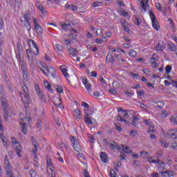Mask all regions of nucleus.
I'll use <instances>...</instances> for the list:
<instances>
[{"label": "nucleus", "mask_w": 177, "mask_h": 177, "mask_svg": "<svg viewBox=\"0 0 177 177\" xmlns=\"http://www.w3.org/2000/svg\"><path fill=\"white\" fill-rule=\"evenodd\" d=\"M21 92H20V96L22 99V102L24 104H30V95L28 93V88H27V85L23 83L21 84Z\"/></svg>", "instance_id": "nucleus-1"}, {"label": "nucleus", "mask_w": 177, "mask_h": 177, "mask_svg": "<svg viewBox=\"0 0 177 177\" xmlns=\"http://www.w3.org/2000/svg\"><path fill=\"white\" fill-rule=\"evenodd\" d=\"M1 106L3 109V118L5 121H8V117H10V113L9 112V106H8V102L6 99L1 100Z\"/></svg>", "instance_id": "nucleus-2"}, {"label": "nucleus", "mask_w": 177, "mask_h": 177, "mask_svg": "<svg viewBox=\"0 0 177 177\" xmlns=\"http://www.w3.org/2000/svg\"><path fill=\"white\" fill-rule=\"evenodd\" d=\"M19 66H21V70L23 74V78L25 81H28V71L27 70V64L24 61H19Z\"/></svg>", "instance_id": "nucleus-3"}, {"label": "nucleus", "mask_w": 177, "mask_h": 177, "mask_svg": "<svg viewBox=\"0 0 177 177\" xmlns=\"http://www.w3.org/2000/svg\"><path fill=\"white\" fill-rule=\"evenodd\" d=\"M11 142L18 157H21V146H20L19 141H17L15 138H12Z\"/></svg>", "instance_id": "nucleus-4"}, {"label": "nucleus", "mask_w": 177, "mask_h": 177, "mask_svg": "<svg viewBox=\"0 0 177 177\" xmlns=\"http://www.w3.org/2000/svg\"><path fill=\"white\" fill-rule=\"evenodd\" d=\"M71 142L73 145V147L75 151H77V153H81V151H82V147L80 145L78 140H77V138L73 136L71 139Z\"/></svg>", "instance_id": "nucleus-5"}, {"label": "nucleus", "mask_w": 177, "mask_h": 177, "mask_svg": "<svg viewBox=\"0 0 177 177\" xmlns=\"http://www.w3.org/2000/svg\"><path fill=\"white\" fill-rule=\"evenodd\" d=\"M32 21H33V26L36 30V32L38 35H42V32L44 31L42 30V27L41 25L38 24V21L37 20V18L32 17Z\"/></svg>", "instance_id": "nucleus-6"}, {"label": "nucleus", "mask_w": 177, "mask_h": 177, "mask_svg": "<svg viewBox=\"0 0 177 177\" xmlns=\"http://www.w3.org/2000/svg\"><path fill=\"white\" fill-rule=\"evenodd\" d=\"M156 167L160 174V172H163L167 169V168H165V167H167V165L165 162L161 161L160 159H158V162H156Z\"/></svg>", "instance_id": "nucleus-7"}, {"label": "nucleus", "mask_w": 177, "mask_h": 177, "mask_svg": "<svg viewBox=\"0 0 177 177\" xmlns=\"http://www.w3.org/2000/svg\"><path fill=\"white\" fill-rule=\"evenodd\" d=\"M162 177H174L176 175V173L174 170H165L164 171H161L160 174Z\"/></svg>", "instance_id": "nucleus-8"}, {"label": "nucleus", "mask_w": 177, "mask_h": 177, "mask_svg": "<svg viewBox=\"0 0 177 177\" xmlns=\"http://www.w3.org/2000/svg\"><path fill=\"white\" fill-rule=\"evenodd\" d=\"M120 24H122V28L123 31H125V32H127L129 35H131V31L128 27V22H127L125 19H120Z\"/></svg>", "instance_id": "nucleus-9"}, {"label": "nucleus", "mask_w": 177, "mask_h": 177, "mask_svg": "<svg viewBox=\"0 0 177 177\" xmlns=\"http://www.w3.org/2000/svg\"><path fill=\"white\" fill-rule=\"evenodd\" d=\"M35 91L37 93V95L43 100V102H45V95H44V93L42 92V90L39 88V84H35Z\"/></svg>", "instance_id": "nucleus-10"}, {"label": "nucleus", "mask_w": 177, "mask_h": 177, "mask_svg": "<svg viewBox=\"0 0 177 177\" xmlns=\"http://www.w3.org/2000/svg\"><path fill=\"white\" fill-rule=\"evenodd\" d=\"M167 138H171V139H177V130L171 129L166 133Z\"/></svg>", "instance_id": "nucleus-11"}, {"label": "nucleus", "mask_w": 177, "mask_h": 177, "mask_svg": "<svg viewBox=\"0 0 177 177\" xmlns=\"http://www.w3.org/2000/svg\"><path fill=\"white\" fill-rule=\"evenodd\" d=\"M118 112L119 113L118 115H120V117H124V118H128V117H129L127 111L124 110L121 107L118 108Z\"/></svg>", "instance_id": "nucleus-12"}, {"label": "nucleus", "mask_w": 177, "mask_h": 177, "mask_svg": "<svg viewBox=\"0 0 177 177\" xmlns=\"http://www.w3.org/2000/svg\"><path fill=\"white\" fill-rule=\"evenodd\" d=\"M89 115H92V111L89 113H86V115H84V122L88 125H93L92 117H89Z\"/></svg>", "instance_id": "nucleus-13"}, {"label": "nucleus", "mask_w": 177, "mask_h": 177, "mask_svg": "<svg viewBox=\"0 0 177 177\" xmlns=\"http://www.w3.org/2000/svg\"><path fill=\"white\" fill-rule=\"evenodd\" d=\"M24 122V123H23ZM19 125L21 127V131L24 135L27 133V124L24 122V118H21V121L19 122Z\"/></svg>", "instance_id": "nucleus-14"}, {"label": "nucleus", "mask_w": 177, "mask_h": 177, "mask_svg": "<svg viewBox=\"0 0 177 177\" xmlns=\"http://www.w3.org/2000/svg\"><path fill=\"white\" fill-rule=\"evenodd\" d=\"M31 140H32V145L35 147L34 149L32 150L33 154L35 155V157H37L35 154H37V152L38 151V145H37V140L34 137H31Z\"/></svg>", "instance_id": "nucleus-15"}, {"label": "nucleus", "mask_w": 177, "mask_h": 177, "mask_svg": "<svg viewBox=\"0 0 177 177\" xmlns=\"http://www.w3.org/2000/svg\"><path fill=\"white\" fill-rule=\"evenodd\" d=\"M30 42H31V44L33 46L34 49H35V50H36V51H33V55H35V56H38V55L39 54V48H38L37 43L32 39L29 40V44H30Z\"/></svg>", "instance_id": "nucleus-16"}, {"label": "nucleus", "mask_w": 177, "mask_h": 177, "mask_svg": "<svg viewBox=\"0 0 177 177\" xmlns=\"http://www.w3.org/2000/svg\"><path fill=\"white\" fill-rule=\"evenodd\" d=\"M141 5V10H144V12H147V9L150 8V6L149 5V0H147L146 2L144 1H142L140 2Z\"/></svg>", "instance_id": "nucleus-17"}, {"label": "nucleus", "mask_w": 177, "mask_h": 177, "mask_svg": "<svg viewBox=\"0 0 177 177\" xmlns=\"http://www.w3.org/2000/svg\"><path fill=\"white\" fill-rule=\"evenodd\" d=\"M24 21H31V12L29 10H27L24 16Z\"/></svg>", "instance_id": "nucleus-18"}, {"label": "nucleus", "mask_w": 177, "mask_h": 177, "mask_svg": "<svg viewBox=\"0 0 177 177\" xmlns=\"http://www.w3.org/2000/svg\"><path fill=\"white\" fill-rule=\"evenodd\" d=\"M4 164L6 166V171H8V169H12V167H10V162H9V157L8 155H6L4 156Z\"/></svg>", "instance_id": "nucleus-19"}, {"label": "nucleus", "mask_w": 177, "mask_h": 177, "mask_svg": "<svg viewBox=\"0 0 177 177\" xmlns=\"http://www.w3.org/2000/svg\"><path fill=\"white\" fill-rule=\"evenodd\" d=\"M82 82L86 89V91L90 93L92 92V88H91L90 84L88 82V80L86 78L82 79Z\"/></svg>", "instance_id": "nucleus-20"}, {"label": "nucleus", "mask_w": 177, "mask_h": 177, "mask_svg": "<svg viewBox=\"0 0 177 177\" xmlns=\"http://www.w3.org/2000/svg\"><path fill=\"white\" fill-rule=\"evenodd\" d=\"M133 120H131L129 122L131 124L133 127H136L138 125V122H139V117L137 115H133Z\"/></svg>", "instance_id": "nucleus-21"}, {"label": "nucleus", "mask_w": 177, "mask_h": 177, "mask_svg": "<svg viewBox=\"0 0 177 177\" xmlns=\"http://www.w3.org/2000/svg\"><path fill=\"white\" fill-rule=\"evenodd\" d=\"M122 150V151H124V153H127V154H129V153H132V150L129 148V147L124 145H121L120 149Z\"/></svg>", "instance_id": "nucleus-22"}, {"label": "nucleus", "mask_w": 177, "mask_h": 177, "mask_svg": "<svg viewBox=\"0 0 177 177\" xmlns=\"http://www.w3.org/2000/svg\"><path fill=\"white\" fill-rule=\"evenodd\" d=\"M43 68H46V71L48 73H49L50 74H51V75L53 77V78L56 77V70H55V68H50V69H49V67H44V66H43Z\"/></svg>", "instance_id": "nucleus-23"}, {"label": "nucleus", "mask_w": 177, "mask_h": 177, "mask_svg": "<svg viewBox=\"0 0 177 177\" xmlns=\"http://www.w3.org/2000/svg\"><path fill=\"white\" fill-rule=\"evenodd\" d=\"M73 115L75 117V118H77L78 120H81L82 118V113H81V111L80 109H76L75 111H73Z\"/></svg>", "instance_id": "nucleus-24"}, {"label": "nucleus", "mask_w": 177, "mask_h": 177, "mask_svg": "<svg viewBox=\"0 0 177 177\" xmlns=\"http://www.w3.org/2000/svg\"><path fill=\"white\" fill-rule=\"evenodd\" d=\"M5 97H6V93L3 89V86H0V99L1 100H3L6 99Z\"/></svg>", "instance_id": "nucleus-25"}, {"label": "nucleus", "mask_w": 177, "mask_h": 177, "mask_svg": "<svg viewBox=\"0 0 177 177\" xmlns=\"http://www.w3.org/2000/svg\"><path fill=\"white\" fill-rule=\"evenodd\" d=\"M100 158L103 162L106 163L109 161V157L107 156V154L104 152H102L100 153Z\"/></svg>", "instance_id": "nucleus-26"}, {"label": "nucleus", "mask_w": 177, "mask_h": 177, "mask_svg": "<svg viewBox=\"0 0 177 177\" xmlns=\"http://www.w3.org/2000/svg\"><path fill=\"white\" fill-rule=\"evenodd\" d=\"M112 142L113 143L111 142L109 145L110 149H111V150H116V149L118 150H120V145H117V143H115V142L114 141H112Z\"/></svg>", "instance_id": "nucleus-27"}, {"label": "nucleus", "mask_w": 177, "mask_h": 177, "mask_svg": "<svg viewBox=\"0 0 177 177\" xmlns=\"http://www.w3.org/2000/svg\"><path fill=\"white\" fill-rule=\"evenodd\" d=\"M17 53H16V58L17 59V60H19V62L21 61V50H20V46L17 45Z\"/></svg>", "instance_id": "nucleus-28"}, {"label": "nucleus", "mask_w": 177, "mask_h": 177, "mask_svg": "<svg viewBox=\"0 0 177 177\" xmlns=\"http://www.w3.org/2000/svg\"><path fill=\"white\" fill-rule=\"evenodd\" d=\"M24 24L27 31H31V22L30 21H24Z\"/></svg>", "instance_id": "nucleus-29"}, {"label": "nucleus", "mask_w": 177, "mask_h": 177, "mask_svg": "<svg viewBox=\"0 0 177 177\" xmlns=\"http://www.w3.org/2000/svg\"><path fill=\"white\" fill-rule=\"evenodd\" d=\"M65 67H66V66L62 65L59 67V68H60L61 71L63 73L65 78H67L68 77V73H67V70Z\"/></svg>", "instance_id": "nucleus-30"}, {"label": "nucleus", "mask_w": 177, "mask_h": 177, "mask_svg": "<svg viewBox=\"0 0 177 177\" xmlns=\"http://www.w3.org/2000/svg\"><path fill=\"white\" fill-rule=\"evenodd\" d=\"M151 21H152V26L153 27L154 30H156V31H158V30H160V25L158 24V21H157V19Z\"/></svg>", "instance_id": "nucleus-31"}, {"label": "nucleus", "mask_w": 177, "mask_h": 177, "mask_svg": "<svg viewBox=\"0 0 177 177\" xmlns=\"http://www.w3.org/2000/svg\"><path fill=\"white\" fill-rule=\"evenodd\" d=\"M26 55L28 56V61L30 62L31 60V59H32V55H34V51H31V48L30 49H26Z\"/></svg>", "instance_id": "nucleus-32"}, {"label": "nucleus", "mask_w": 177, "mask_h": 177, "mask_svg": "<svg viewBox=\"0 0 177 177\" xmlns=\"http://www.w3.org/2000/svg\"><path fill=\"white\" fill-rule=\"evenodd\" d=\"M167 46L171 52H176L177 51V46L174 44L170 43V44H168Z\"/></svg>", "instance_id": "nucleus-33"}, {"label": "nucleus", "mask_w": 177, "mask_h": 177, "mask_svg": "<svg viewBox=\"0 0 177 177\" xmlns=\"http://www.w3.org/2000/svg\"><path fill=\"white\" fill-rule=\"evenodd\" d=\"M44 85L45 88H46V89H48V91H50V93H52V92H53V89H52V86L50 85V84H49V82H44Z\"/></svg>", "instance_id": "nucleus-34"}, {"label": "nucleus", "mask_w": 177, "mask_h": 177, "mask_svg": "<svg viewBox=\"0 0 177 177\" xmlns=\"http://www.w3.org/2000/svg\"><path fill=\"white\" fill-rule=\"evenodd\" d=\"M159 159H155L154 156L149 157L147 159L148 162H150V164H156V162H158Z\"/></svg>", "instance_id": "nucleus-35"}, {"label": "nucleus", "mask_w": 177, "mask_h": 177, "mask_svg": "<svg viewBox=\"0 0 177 177\" xmlns=\"http://www.w3.org/2000/svg\"><path fill=\"white\" fill-rule=\"evenodd\" d=\"M156 8L158 9V10H159V12H167V8H161V4H160V3H157L156 4Z\"/></svg>", "instance_id": "nucleus-36"}, {"label": "nucleus", "mask_w": 177, "mask_h": 177, "mask_svg": "<svg viewBox=\"0 0 177 177\" xmlns=\"http://www.w3.org/2000/svg\"><path fill=\"white\" fill-rule=\"evenodd\" d=\"M153 103L156 104L157 107L159 109H162L164 106V102L162 101H155Z\"/></svg>", "instance_id": "nucleus-37"}, {"label": "nucleus", "mask_w": 177, "mask_h": 177, "mask_svg": "<svg viewBox=\"0 0 177 177\" xmlns=\"http://www.w3.org/2000/svg\"><path fill=\"white\" fill-rule=\"evenodd\" d=\"M71 26V24L70 23L66 22L65 24H62V30H68Z\"/></svg>", "instance_id": "nucleus-38"}, {"label": "nucleus", "mask_w": 177, "mask_h": 177, "mask_svg": "<svg viewBox=\"0 0 177 177\" xmlns=\"http://www.w3.org/2000/svg\"><path fill=\"white\" fill-rule=\"evenodd\" d=\"M69 55H71V56H75V55H77V53H78L76 48H69Z\"/></svg>", "instance_id": "nucleus-39"}, {"label": "nucleus", "mask_w": 177, "mask_h": 177, "mask_svg": "<svg viewBox=\"0 0 177 177\" xmlns=\"http://www.w3.org/2000/svg\"><path fill=\"white\" fill-rule=\"evenodd\" d=\"M54 48L57 52H62L63 50V46L60 44H56Z\"/></svg>", "instance_id": "nucleus-40"}, {"label": "nucleus", "mask_w": 177, "mask_h": 177, "mask_svg": "<svg viewBox=\"0 0 177 177\" xmlns=\"http://www.w3.org/2000/svg\"><path fill=\"white\" fill-rule=\"evenodd\" d=\"M156 50H158V51L164 50V46H162V44H161V43H158L156 46Z\"/></svg>", "instance_id": "nucleus-41"}, {"label": "nucleus", "mask_w": 177, "mask_h": 177, "mask_svg": "<svg viewBox=\"0 0 177 177\" xmlns=\"http://www.w3.org/2000/svg\"><path fill=\"white\" fill-rule=\"evenodd\" d=\"M160 143L161 146H162V147H168V146H169V144H168V142H167V141H165L164 140H161L160 141Z\"/></svg>", "instance_id": "nucleus-42"}, {"label": "nucleus", "mask_w": 177, "mask_h": 177, "mask_svg": "<svg viewBox=\"0 0 177 177\" xmlns=\"http://www.w3.org/2000/svg\"><path fill=\"white\" fill-rule=\"evenodd\" d=\"M129 55L131 56V57H136L138 53L134 50H130Z\"/></svg>", "instance_id": "nucleus-43"}, {"label": "nucleus", "mask_w": 177, "mask_h": 177, "mask_svg": "<svg viewBox=\"0 0 177 177\" xmlns=\"http://www.w3.org/2000/svg\"><path fill=\"white\" fill-rule=\"evenodd\" d=\"M140 23H142V19L139 18V17H136L135 24L140 26Z\"/></svg>", "instance_id": "nucleus-44"}, {"label": "nucleus", "mask_w": 177, "mask_h": 177, "mask_svg": "<svg viewBox=\"0 0 177 177\" xmlns=\"http://www.w3.org/2000/svg\"><path fill=\"white\" fill-rule=\"evenodd\" d=\"M171 70H172V66L171 65H167L165 67V72L167 74H169V73H171Z\"/></svg>", "instance_id": "nucleus-45"}, {"label": "nucleus", "mask_w": 177, "mask_h": 177, "mask_svg": "<svg viewBox=\"0 0 177 177\" xmlns=\"http://www.w3.org/2000/svg\"><path fill=\"white\" fill-rule=\"evenodd\" d=\"M109 176L116 177L117 176V173H115V171L113 169H111L109 171Z\"/></svg>", "instance_id": "nucleus-46"}, {"label": "nucleus", "mask_w": 177, "mask_h": 177, "mask_svg": "<svg viewBox=\"0 0 177 177\" xmlns=\"http://www.w3.org/2000/svg\"><path fill=\"white\" fill-rule=\"evenodd\" d=\"M106 59L109 60V62L111 64L114 63V58L113 57V55H107Z\"/></svg>", "instance_id": "nucleus-47"}, {"label": "nucleus", "mask_w": 177, "mask_h": 177, "mask_svg": "<svg viewBox=\"0 0 177 177\" xmlns=\"http://www.w3.org/2000/svg\"><path fill=\"white\" fill-rule=\"evenodd\" d=\"M37 8H38L39 10H40V12H41L42 13H46V10H45V8H44V6L39 5V6H37Z\"/></svg>", "instance_id": "nucleus-48"}, {"label": "nucleus", "mask_w": 177, "mask_h": 177, "mask_svg": "<svg viewBox=\"0 0 177 177\" xmlns=\"http://www.w3.org/2000/svg\"><path fill=\"white\" fill-rule=\"evenodd\" d=\"M82 106L84 107V111H88V110H89V104L86 102H83Z\"/></svg>", "instance_id": "nucleus-49"}, {"label": "nucleus", "mask_w": 177, "mask_h": 177, "mask_svg": "<svg viewBox=\"0 0 177 177\" xmlns=\"http://www.w3.org/2000/svg\"><path fill=\"white\" fill-rule=\"evenodd\" d=\"M149 17H150V18H151V21H155V20H157V19L156 18V15H154V13H153V12H149Z\"/></svg>", "instance_id": "nucleus-50"}, {"label": "nucleus", "mask_w": 177, "mask_h": 177, "mask_svg": "<svg viewBox=\"0 0 177 177\" xmlns=\"http://www.w3.org/2000/svg\"><path fill=\"white\" fill-rule=\"evenodd\" d=\"M41 124H42V120H41V119H38L37 120V123H36V127H37V128H39V129H41Z\"/></svg>", "instance_id": "nucleus-51"}, {"label": "nucleus", "mask_w": 177, "mask_h": 177, "mask_svg": "<svg viewBox=\"0 0 177 177\" xmlns=\"http://www.w3.org/2000/svg\"><path fill=\"white\" fill-rule=\"evenodd\" d=\"M118 121H121V122H125V124H129V122L122 119V117L120 116V115H118Z\"/></svg>", "instance_id": "nucleus-52"}, {"label": "nucleus", "mask_w": 177, "mask_h": 177, "mask_svg": "<svg viewBox=\"0 0 177 177\" xmlns=\"http://www.w3.org/2000/svg\"><path fill=\"white\" fill-rule=\"evenodd\" d=\"M30 177H36L37 176V171H34V169H31L30 171Z\"/></svg>", "instance_id": "nucleus-53"}, {"label": "nucleus", "mask_w": 177, "mask_h": 177, "mask_svg": "<svg viewBox=\"0 0 177 177\" xmlns=\"http://www.w3.org/2000/svg\"><path fill=\"white\" fill-rule=\"evenodd\" d=\"M154 126H152L151 124V126H149L148 127V131H147V133H150V132H154Z\"/></svg>", "instance_id": "nucleus-54"}, {"label": "nucleus", "mask_w": 177, "mask_h": 177, "mask_svg": "<svg viewBox=\"0 0 177 177\" xmlns=\"http://www.w3.org/2000/svg\"><path fill=\"white\" fill-rule=\"evenodd\" d=\"M115 129H117L119 132H122V129H121V126H118L117 123H114Z\"/></svg>", "instance_id": "nucleus-55"}, {"label": "nucleus", "mask_w": 177, "mask_h": 177, "mask_svg": "<svg viewBox=\"0 0 177 177\" xmlns=\"http://www.w3.org/2000/svg\"><path fill=\"white\" fill-rule=\"evenodd\" d=\"M92 111V114H93V108L92 107H88V109L87 111H84V115H86V113H89Z\"/></svg>", "instance_id": "nucleus-56"}, {"label": "nucleus", "mask_w": 177, "mask_h": 177, "mask_svg": "<svg viewBox=\"0 0 177 177\" xmlns=\"http://www.w3.org/2000/svg\"><path fill=\"white\" fill-rule=\"evenodd\" d=\"M136 135H138V131H133V130H131L130 131V136H132L133 138H134V136H136Z\"/></svg>", "instance_id": "nucleus-57"}, {"label": "nucleus", "mask_w": 177, "mask_h": 177, "mask_svg": "<svg viewBox=\"0 0 177 177\" xmlns=\"http://www.w3.org/2000/svg\"><path fill=\"white\" fill-rule=\"evenodd\" d=\"M156 54H153L152 55V57L149 59V62H158V59H157L156 57H154Z\"/></svg>", "instance_id": "nucleus-58"}, {"label": "nucleus", "mask_w": 177, "mask_h": 177, "mask_svg": "<svg viewBox=\"0 0 177 177\" xmlns=\"http://www.w3.org/2000/svg\"><path fill=\"white\" fill-rule=\"evenodd\" d=\"M77 160H81V158H85V156H84V153H80L77 155Z\"/></svg>", "instance_id": "nucleus-59"}, {"label": "nucleus", "mask_w": 177, "mask_h": 177, "mask_svg": "<svg viewBox=\"0 0 177 177\" xmlns=\"http://www.w3.org/2000/svg\"><path fill=\"white\" fill-rule=\"evenodd\" d=\"M7 85L9 91H10V92H13V87L12 86V84H10V82H8Z\"/></svg>", "instance_id": "nucleus-60"}, {"label": "nucleus", "mask_w": 177, "mask_h": 177, "mask_svg": "<svg viewBox=\"0 0 177 177\" xmlns=\"http://www.w3.org/2000/svg\"><path fill=\"white\" fill-rule=\"evenodd\" d=\"M56 91L58 93H63V88L60 86L56 88Z\"/></svg>", "instance_id": "nucleus-61"}, {"label": "nucleus", "mask_w": 177, "mask_h": 177, "mask_svg": "<svg viewBox=\"0 0 177 177\" xmlns=\"http://www.w3.org/2000/svg\"><path fill=\"white\" fill-rule=\"evenodd\" d=\"M50 172H51L50 176H51V177H55V176H56V173L55 172V171H53V169H52V167H50Z\"/></svg>", "instance_id": "nucleus-62"}, {"label": "nucleus", "mask_w": 177, "mask_h": 177, "mask_svg": "<svg viewBox=\"0 0 177 177\" xmlns=\"http://www.w3.org/2000/svg\"><path fill=\"white\" fill-rule=\"evenodd\" d=\"M170 84H172L173 86H175L176 88H177V82L176 81L171 80Z\"/></svg>", "instance_id": "nucleus-63"}, {"label": "nucleus", "mask_w": 177, "mask_h": 177, "mask_svg": "<svg viewBox=\"0 0 177 177\" xmlns=\"http://www.w3.org/2000/svg\"><path fill=\"white\" fill-rule=\"evenodd\" d=\"M84 177H91V176L89 175V172H88V170L84 169Z\"/></svg>", "instance_id": "nucleus-64"}]
</instances>
